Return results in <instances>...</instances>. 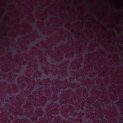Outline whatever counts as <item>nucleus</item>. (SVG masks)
<instances>
[{
    "mask_svg": "<svg viewBox=\"0 0 123 123\" xmlns=\"http://www.w3.org/2000/svg\"><path fill=\"white\" fill-rule=\"evenodd\" d=\"M24 34H21V35H24Z\"/></svg>",
    "mask_w": 123,
    "mask_h": 123,
    "instance_id": "nucleus-33",
    "label": "nucleus"
},
{
    "mask_svg": "<svg viewBox=\"0 0 123 123\" xmlns=\"http://www.w3.org/2000/svg\"><path fill=\"white\" fill-rule=\"evenodd\" d=\"M32 43V44L33 45H35V43H34V42H33Z\"/></svg>",
    "mask_w": 123,
    "mask_h": 123,
    "instance_id": "nucleus-14",
    "label": "nucleus"
},
{
    "mask_svg": "<svg viewBox=\"0 0 123 123\" xmlns=\"http://www.w3.org/2000/svg\"><path fill=\"white\" fill-rule=\"evenodd\" d=\"M14 94H15V93H14Z\"/></svg>",
    "mask_w": 123,
    "mask_h": 123,
    "instance_id": "nucleus-43",
    "label": "nucleus"
},
{
    "mask_svg": "<svg viewBox=\"0 0 123 123\" xmlns=\"http://www.w3.org/2000/svg\"><path fill=\"white\" fill-rule=\"evenodd\" d=\"M90 76H91V75H90Z\"/></svg>",
    "mask_w": 123,
    "mask_h": 123,
    "instance_id": "nucleus-44",
    "label": "nucleus"
},
{
    "mask_svg": "<svg viewBox=\"0 0 123 123\" xmlns=\"http://www.w3.org/2000/svg\"><path fill=\"white\" fill-rule=\"evenodd\" d=\"M70 32L72 34H74V37L75 38H76V36H75V34H76V33L74 32V30H71L70 31Z\"/></svg>",
    "mask_w": 123,
    "mask_h": 123,
    "instance_id": "nucleus-2",
    "label": "nucleus"
},
{
    "mask_svg": "<svg viewBox=\"0 0 123 123\" xmlns=\"http://www.w3.org/2000/svg\"><path fill=\"white\" fill-rule=\"evenodd\" d=\"M104 104H103L102 105V106L103 107H104Z\"/></svg>",
    "mask_w": 123,
    "mask_h": 123,
    "instance_id": "nucleus-19",
    "label": "nucleus"
},
{
    "mask_svg": "<svg viewBox=\"0 0 123 123\" xmlns=\"http://www.w3.org/2000/svg\"><path fill=\"white\" fill-rule=\"evenodd\" d=\"M119 16L120 17H121V16L120 15H119Z\"/></svg>",
    "mask_w": 123,
    "mask_h": 123,
    "instance_id": "nucleus-37",
    "label": "nucleus"
},
{
    "mask_svg": "<svg viewBox=\"0 0 123 123\" xmlns=\"http://www.w3.org/2000/svg\"><path fill=\"white\" fill-rule=\"evenodd\" d=\"M61 93H62V91H61Z\"/></svg>",
    "mask_w": 123,
    "mask_h": 123,
    "instance_id": "nucleus-34",
    "label": "nucleus"
},
{
    "mask_svg": "<svg viewBox=\"0 0 123 123\" xmlns=\"http://www.w3.org/2000/svg\"><path fill=\"white\" fill-rule=\"evenodd\" d=\"M100 48H104V49H107L106 48H105V47H104V46H103V45H101V46L100 47Z\"/></svg>",
    "mask_w": 123,
    "mask_h": 123,
    "instance_id": "nucleus-5",
    "label": "nucleus"
},
{
    "mask_svg": "<svg viewBox=\"0 0 123 123\" xmlns=\"http://www.w3.org/2000/svg\"><path fill=\"white\" fill-rule=\"evenodd\" d=\"M109 98H110V99H111V97H110Z\"/></svg>",
    "mask_w": 123,
    "mask_h": 123,
    "instance_id": "nucleus-38",
    "label": "nucleus"
},
{
    "mask_svg": "<svg viewBox=\"0 0 123 123\" xmlns=\"http://www.w3.org/2000/svg\"><path fill=\"white\" fill-rule=\"evenodd\" d=\"M121 61L122 62H123V56H122V57L121 59Z\"/></svg>",
    "mask_w": 123,
    "mask_h": 123,
    "instance_id": "nucleus-10",
    "label": "nucleus"
},
{
    "mask_svg": "<svg viewBox=\"0 0 123 123\" xmlns=\"http://www.w3.org/2000/svg\"><path fill=\"white\" fill-rule=\"evenodd\" d=\"M9 11H5V12L6 13H7V12H8Z\"/></svg>",
    "mask_w": 123,
    "mask_h": 123,
    "instance_id": "nucleus-16",
    "label": "nucleus"
},
{
    "mask_svg": "<svg viewBox=\"0 0 123 123\" xmlns=\"http://www.w3.org/2000/svg\"><path fill=\"white\" fill-rule=\"evenodd\" d=\"M109 52L111 53H113V52L112 51H109Z\"/></svg>",
    "mask_w": 123,
    "mask_h": 123,
    "instance_id": "nucleus-17",
    "label": "nucleus"
},
{
    "mask_svg": "<svg viewBox=\"0 0 123 123\" xmlns=\"http://www.w3.org/2000/svg\"><path fill=\"white\" fill-rule=\"evenodd\" d=\"M121 120V119H120V118H119L117 120V122L118 123H119L120 122V120Z\"/></svg>",
    "mask_w": 123,
    "mask_h": 123,
    "instance_id": "nucleus-7",
    "label": "nucleus"
},
{
    "mask_svg": "<svg viewBox=\"0 0 123 123\" xmlns=\"http://www.w3.org/2000/svg\"><path fill=\"white\" fill-rule=\"evenodd\" d=\"M86 121H89V119H86Z\"/></svg>",
    "mask_w": 123,
    "mask_h": 123,
    "instance_id": "nucleus-18",
    "label": "nucleus"
},
{
    "mask_svg": "<svg viewBox=\"0 0 123 123\" xmlns=\"http://www.w3.org/2000/svg\"><path fill=\"white\" fill-rule=\"evenodd\" d=\"M113 104V102H112L111 103V104Z\"/></svg>",
    "mask_w": 123,
    "mask_h": 123,
    "instance_id": "nucleus-32",
    "label": "nucleus"
},
{
    "mask_svg": "<svg viewBox=\"0 0 123 123\" xmlns=\"http://www.w3.org/2000/svg\"><path fill=\"white\" fill-rule=\"evenodd\" d=\"M76 81L78 84H79L80 82L78 80H76Z\"/></svg>",
    "mask_w": 123,
    "mask_h": 123,
    "instance_id": "nucleus-13",
    "label": "nucleus"
},
{
    "mask_svg": "<svg viewBox=\"0 0 123 123\" xmlns=\"http://www.w3.org/2000/svg\"><path fill=\"white\" fill-rule=\"evenodd\" d=\"M108 87L109 88L108 89V91H109V90H110V87L109 86H108Z\"/></svg>",
    "mask_w": 123,
    "mask_h": 123,
    "instance_id": "nucleus-27",
    "label": "nucleus"
},
{
    "mask_svg": "<svg viewBox=\"0 0 123 123\" xmlns=\"http://www.w3.org/2000/svg\"><path fill=\"white\" fill-rule=\"evenodd\" d=\"M61 43H58L57 44H56V45H55L56 46H60V45H61Z\"/></svg>",
    "mask_w": 123,
    "mask_h": 123,
    "instance_id": "nucleus-9",
    "label": "nucleus"
},
{
    "mask_svg": "<svg viewBox=\"0 0 123 123\" xmlns=\"http://www.w3.org/2000/svg\"><path fill=\"white\" fill-rule=\"evenodd\" d=\"M66 58H68V57L67 56H66Z\"/></svg>",
    "mask_w": 123,
    "mask_h": 123,
    "instance_id": "nucleus-31",
    "label": "nucleus"
},
{
    "mask_svg": "<svg viewBox=\"0 0 123 123\" xmlns=\"http://www.w3.org/2000/svg\"><path fill=\"white\" fill-rule=\"evenodd\" d=\"M46 49V48L45 47H44V48H43V49Z\"/></svg>",
    "mask_w": 123,
    "mask_h": 123,
    "instance_id": "nucleus-24",
    "label": "nucleus"
},
{
    "mask_svg": "<svg viewBox=\"0 0 123 123\" xmlns=\"http://www.w3.org/2000/svg\"><path fill=\"white\" fill-rule=\"evenodd\" d=\"M68 14H69V15H70V13H68Z\"/></svg>",
    "mask_w": 123,
    "mask_h": 123,
    "instance_id": "nucleus-40",
    "label": "nucleus"
},
{
    "mask_svg": "<svg viewBox=\"0 0 123 123\" xmlns=\"http://www.w3.org/2000/svg\"><path fill=\"white\" fill-rule=\"evenodd\" d=\"M33 27L35 29H36L37 28H38V27H37L36 26V25H34L33 26Z\"/></svg>",
    "mask_w": 123,
    "mask_h": 123,
    "instance_id": "nucleus-6",
    "label": "nucleus"
},
{
    "mask_svg": "<svg viewBox=\"0 0 123 123\" xmlns=\"http://www.w3.org/2000/svg\"><path fill=\"white\" fill-rule=\"evenodd\" d=\"M96 61V60H93V61Z\"/></svg>",
    "mask_w": 123,
    "mask_h": 123,
    "instance_id": "nucleus-35",
    "label": "nucleus"
},
{
    "mask_svg": "<svg viewBox=\"0 0 123 123\" xmlns=\"http://www.w3.org/2000/svg\"><path fill=\"white\" fill-rule=\"evenodd\" d=\"M11 50H12L13 53V54H15V50L12 49Z\"/></svg>",
    "mask_w": 123,
    "mask_h": 123,
    "instance_id": "nucleus-8",
    "label": "nucleus"
},
{
    "mask_svg": "<svg viewBox=\"0 0 123 123\" xmlns=\"http://www.w3.org/2000/svg\"><path fill=\"white\" fill-rule=\"evenodd\" d=\"M108 4H109V3H108Z\"/></svg>",
    "mask_w": 123,
    "mask_h": 123,
    "instance_id": "nucleus-42",
    "label": "nucleus"
},
{
    "mask_svg": "<svg viewBox=\"0 0 123 123\" xmlns=\"http://www.w3.org/2000/svg\"><path fill=\"white\" fill-rule=\"evenodd\" d=\"M121 66L123 67V63H122V64L121 65Z\"/></svg>",
    "mask_w": 123,
    "mask_h": 123,
    "instance_id": "nucleus-21",
    "label": "nucleus"
},
{
    "mask_svg": "<svg viewBox=\"0 0 123 123\" xmlns=\"http://www.w3.org/2000/svg\"><path fill=\"white\" fill-rule=\"evenodd\" d=\"M12 62H13V61L12 60Z\"/></svg>",
    "mask_w": 123,
    "mask_h": 123,
    "instance_id": "nucleus-45",
    "label": "nucleus"
},
{
    "mask_svg": "<svg viewBox=\"0 0 123 123\" xmlns=\"http://www.w3.org/2000/svg\"><path fill=\"white\" fill-rule=\"evenodd\" d=\"M6 72H7V71H6Z\"/></svg>",
    "mask_w": 123,
    "mask_h": 123,
    "instance_id": "nucleus-41",
    "label": "nucleus"
},
{
    "mask_svg": "<svg viewBox=\"0 0 123 123\" xmlns=\"http://www.w3.org/2000/svg\"><path fill=\"white\" fill-rule=\"evenodd\" d=\"M39 33H40L41 36H42L43 38H44L45 35V34L43 33H42L41 30L40 28L38 29Z\"/></svg>",
    "mask_w": 123,
    "mask_h": 123,
    "instance_id": "nucleus-1",
    "label": "nucleus"
},
{
    "mask_svg": "<svg viewBox=\"0 0 123 123\" xmlns=\"http://www.w3.org/2000/svg\"><path fill=\"white\" fill-rule=\"evenodd\" d=\"M73 68H72L71 67H70V68H68V69L70 70H71L72 69H73Z\"/></svg>",
    "mask_w": 123,
    "mask_h": 123,
    "instance_id": "nucleus-11",
    "label": "nucleus"
},
{
    "mask_svg": "<svg viewBox=\"0 0 123 123\" xmlns=\"http://www.w3.org/2000/svg\"><path fill=\"white\" fill-rule=\"evenodd\" d=\"M14 47L15 48H16L15 47V46H14Z\"/></svg>",
    "mask_w": 123,
    "mask_h": 123,
    "instance_id": "nucleus-39",
    "label": "nucleus"
},
{
    "mask_svg": "<svg viewBox=\"0 0 123 123\" xmlns=\"http://www.w3.org/2000/svg\"><path fill=\"white\" fill-rule=\"evenodd\" d=\"M36 55V56L35 58H37V55Z\"/></svg>",
    "mask_w": 123,
    "mask_h": 123,
    "instance_id": "nucleus-25",
    "label": "nucleus"
},
{
    "mask_svg": "<svg viewBox=\"0 0 123 123\" xmlns=\"http://www.w3.org/2000/svg\"><path fill=\"white\" fill-rule=\"evenodd\" d=\"M123 82H121V83H120V84H123Z\"/></svg>",
    "mask_w": 123,
    "mask_h": 123,
    "instance_id": "nucleus-29",
    "label": "nucleus"
},
{
    "mask_svg": "<svg viewBox=\"0 0 123 123\" xmlns=\"http://www.w3.org/2000/svg\"><path fill=\"white\" fill-rule=\"evenodd\" d=\"M117 108L119 110V111H121V110H120V106L118 105H117Z\"/></svg>",
    "mask_w": 123,
    "mask_h": 123,
    "instance_id": "nucleus-3",
    "label": "nucleus"
},
{
    "mask_svg": "<svg viewBox=\"0 0 123 123\" xmlns=\"http://www.w3.org/2000/svg\"><path fill=\"white\" fill-rule=\"evenodd\" d=\"M17 37H21V38L22 37L21 36H17Z\"/></svg>",
    "mask_w": 123,
    "mask_h": 123,
    "instance_id": "nucleus-15",
    "label": "nucleus"
},
{
    "mask_svg": "<svg viewBox=\"0 0 123 123\" xmlns=\"http://www.w3.org/2000/svg\"><path fill=\"white\" fill-rule=\"evenodd\" d=\"M119 53H121V51H119Z\"/></svg>",
    "mask_w": 123,
    "mask_h": 123,
    "instance_id": "nucleus-28",
    "label": "nucleus"
},
{
    "mask_svg": "<svg viewBox=\"0 0 123 123\" xmlns=\"http://www.w3.org/2000/svg\"><path fill=\"white\" fill-rule=\"evenodd\" d=\"M118 36L119 37H121L122 38H123V34L119 35Z\"/></svg>",
    "mask_w": 123,
    "mask_h": 123,
    "instance_id": "nucleus-4",
    "label": "nucleus"
},
{
    "mask_svg": "<svg viewBox=\"0 0 123 123\" xmlns=\"http://www.w3.org/2000/svg\"><path fill=\"white\" fill-rule=\"evenodd\" d=\"M116 104V103H114V105H117V104Z\"/></svg>",
    "mask_w": 123,
    "mask_h": 123,
    "instance_id": "nucleus-26",
    "label": "nucleus"
},
{
    "mask_svg": "<svg viewBox=\"0 0 123 123\" xmlns=\"http://www.w3.org/2000/svg\"><path fill=\"white\" fill-rule=\"evenodd\" d=\"M120 116L121 117H123V114L122 113L120 115Z\"/></svg>",
    "mask_w": 123,
    "mask_h": 123,
    "instance_id": "nucleus-12",
    "label": "nucleus"
},
{
    "mask_svg": "<svg viewBox=\"0 0 123 123\" xmlns=\"http://www.w3.org/2000/svg\"><path fill=\"white\" fill-rule=\"evenodd\" d=\"M68 117H70V116H68Z\"/></svg>",
    "mask_w": 123,
    "mask_h": 123,
    "instance_id": "nucleus-36",
    "label": "nucleus"
},
{
    "mask_svg": "<svg viewBox=\"0 0 123 123\" xmlns=\"http://www.w3.org/2000/svg\"><path fill=\"white\" fill-rule=\"evenodd\" d=\"M67 39H68V40H69V38H67Z\"/></svg>",
    "mask_w": 123,
    "mask_h": 123,
    "instance_id": "nucleus-22",
    "label": "nucleus"
},
{
    "mask_svg": "<svg viewBox=\"0 0 123 123\" xmlns=\"http://www.w3.org/2000/svg\"><path fill=\"white\" fill-rule=\"evenodd\" d=\"M78 50L80 51L81 50V49L80 48H79L78 49Z\"/></svg>",
    "mask_w": 123,
    "mask_h": 123,
    "instance_id": "nucleus-20",
    "label": "nucleus"
},
{
    "mask_svg": "<svg viewBox=\"0 0 123 123\" xmlns=\"http://www.w3.org/2000/svg\"><path fill=\"white\" fill-rule=\"evenodd\" d=\"M93 51V50H91L90 51H91V52H92V51Z\"/></svg>",
    "mask_w": 123,
    "mask_h": 123,
    "instance_id": "nucleus-30",
    "label": "nucleus"
},
{
    "mask_svg": "<svg viewBox=\"0 0 123 123\" xmlns=\"http://www.w3.org/2000/svg\"><path fill=\"white\" fill-rule=\"evenodd\" d=\"M105 73V72H103V74H104Z\"/></svg>",
    "mask_w": 123,
    "mask_h": 123,
    "instance_id": "nucleus-23",
    "label": "nucleus"
}]
</instances>
